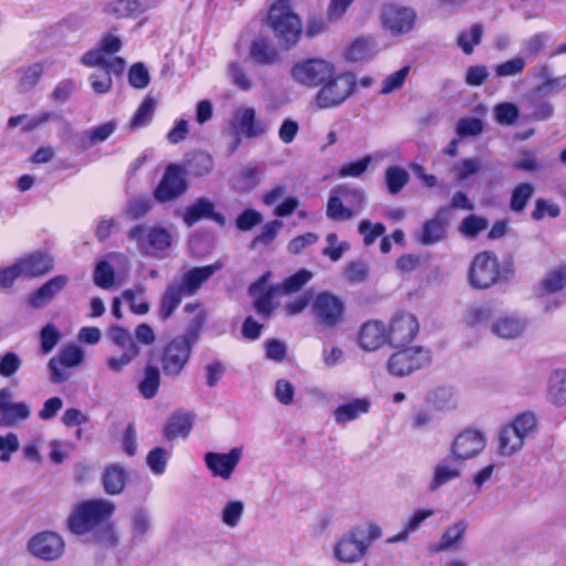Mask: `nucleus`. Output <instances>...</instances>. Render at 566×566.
<instances>
[{"instance_id":"f257e3e1","label":"nucleus","mask_w":566,"mask_h":566,"mask_svg":"<svg viewBox=\"0 0 566 566\" xmlns=\"http://www.w3.org/2000/svg\"><path fill=\"white\" fill-rule=\"evenodd\" d=\"M206 323V314L200 312L189 324L184 334L169 339L157 352V361L160 363L163 374L168 378L179 377L187 367L193 346L200 339Z\"/></svg>"},{"instance_id":"f03ea898","label":"nucleus","mask_w":566,"mask_h":566,"mask_svg":"<svg viewBox=\"0 0 566 566\" xmlns=\"http://www.w3.org/2000/svg\"><path fill=\"white\" fill-rule=\"evenodd\" d=\"M220 263L195 266L186 271L179 282L169 283L160 296L157 316L160 321H168L181 304L184 297L193 296L218 270Z\"/></svg>"},{"instance_id":"7ed1b4c3","label":"nucleus","mask_w":566,"mask_h":566,"mask_svg":"<svg viewBox=\"0 0 566 566\" xmlns=\"http://www.w3.org/2000/svg\"><path fill=\"white\" fill-rule=\"evenodd\" d=\"M265 23L286 51L294 48L302 38V20L292 9V0H274L268 8Z\"/></svg>"},{"instance_id":"20e7f679","label":"nucleus","mask_w":566,"mask_h":566,"mask_svg":"<svg viewBox=\"0 0 566 566\" xmlns=\"http://www.w3.org/2000/svg\"><path fill=\"white\" fill-rule=\"evenodd\" d=\"M514 274L513 261L503 264L497 255L490 250L479 252L471 261L468 282L475 290H486L497 283L509 281Z\"/></svg>"},{"instance_id":"39448f33","label":"nucleus","mask_w":566,"mask_h":566,"mask_svg":"<svg viewBox=\"0 0 566 566\" xmlns=\"http://www.w3.org/2000/svg\"><path fill=\"white\" fill-rule=\"evenodd\" d=\"M115 505L106 500H85L78 503L67 518V528L76 535H84L106 522L114 513Z\"/></svg>"},{"instance_id":"423d86ee","label":"nucleus","mask_w":566,"mask_h":566,"mask_svg":"<svg viewBox=\"0 0 566 566\" xmlns=\"http://www.w3.org/2000/svg\"><path fill=\"white\" fill-rule=\"evenodd\" d=\"M122 48V39L111 30L95 48L87 50L81 56L80 62L87 67H108L114 71L115 75H122L126 69V61L116 55Z\"/></svg>"},{"instance_id":"0eeeda50","label":"nucleus","mask_w":566,"mask_h":566,"mask_svg":"<svg viewBox=\"0 0 566 566\" xmlns=\"http://www.w3.org/2000/svg\"><path fill=\"white\" fill-rule=\"evenodd\" d=\"M357 78L352 72L333 73L321 85L314 101L318 108L326 109L342 105L356 91Z\"/></svg>"},{"instance_id":"6e6552de","label":"nucleus","mask_w":566,"mask_h":566,"mask_svg":"<svg viewBox=\"0 0 566 566\" xmlns=\"http://www.w3.org/2000/svg\"><path fill=\"white\" fill-rule=\"evenodd\" d=\"M312 315L317 326L325 329L339 327L346 317L344 300L329 291L317 293L312 301Z\"/></svg>"},{"instance_id":"1a4fd4ad","label":"nucleus","mask_w":566,"mask_h":566,"mask_svg":"<svg viewBox=\"0 0 566 566\" xmlns=\"http://www.w3.org/2000/svg\"><path fill=\"white\" fill-rule=\"evenodd\" d=\"M431 352L422 346L397 348L387 360L388 373L397 378L406 377L431 364Z\"/></svg>"},{"instance_id":"9d476101","label":"nucleus","mask_w":566,"mask_h":566,"mask_svg":"<svg viewBox=\"0 0 566 566\" xmlns=\"http://www.w3.org/2000/svg\"><path fill=\"white\" fill-rule=\"evenodd\" d=\"M189 188L186 170L181 165L166 166L161 179L153 191L154 200L158 203H168L179 199Z\"/></svg>"},{"instance_id":"9b49d317","label":"nucleus","mask_w":566,"mask_h":566,"mask_svg":"<svg viewBox=\"0 0 566 566\" xmlns=\"http://www.w3.org/2000/svg\"><path fill=\"white\" fill-rule=\"evenodd\" d=\"M335 73V65L326 60L312 57L295 63L291 69V76L295 82L307 87L321 85Z\"/></svg>"},{"instance_id":"f8f14e48","label":"nucleus","mask_w":566,"mask_h":566,"mask_svg":"<svg viewBox=\"0 0 566 566\" xmlns=\"http://www.w3.org/2000/svg\"><path fill=\"white\" fill-rule=\"evenodd\" d=\"M387 326L388 345L394 348L405 347L417 337L420 325L415 314L398 312L394 314Z\"/></svg>"},{"instance_id":"ddd939ff","label":"nucleus","mask_w":566,"mask_h":566,"mask_svg":"<svg viewBox=\"0 0 566 566\" xmlns=\"http://www.w3.org/2000/svg\"><path fill=\"white\" fill-rule=\"evenodd\" d=\"M271 272L263 273L256 281L250 284L248 293L253 297V310L264 321L274 313L277 304L274 302L281 295L279 287L268 285Z\"/></svg>"},{"instance_id":"4468645a","label":"nucleus","mask_w":566,"mask_h":566,"mask_svg":"<svg viewBox=\"0 0 566 566\" xmlns=\"http://www.w3.org/2000/svg\"><path fill=\"white\" fill-rule=\"evenodd\" d=\"M338 193L345 198H352L353 208L345 207L338 196H331L326 205V214L334 221L350 220L364 207V192L358 189L339 188Z\"/></svg>"},{"instance_id":"2eb2a0df","label":"nucleus","mask_w":566,"mask_h":566,"mask_svg":"<svg viewBox=\"0 0 566 566\" xmlns=\"http://www.w3.org/2000/svg\"><path fill=\"white\" fill-rule=\"evenodd\" d=\"M64 547L63 538L51 531L35 534L28 543L29 552L33 556L46 562L57 559L63 554Z\"/></svg>"},{"instance_id":"dca6fc26","label":"nucleus","mask_w":566,"mask_h":566,"mask_svg":"<svg viewBox=\"0 0 566 566\" xmlns=\"http://www.w3.org/2000/svg\"><path fill=\"white\" fill-rule=\"evenodd\" d=\"M128 238L135 241L138 247L144 248L146 239L147 245L154 251H165L171 245V234L164 227H153L147 231L145 224H135L128 231Z\"/></svg>"},{"instance_id":"f3484780","label":"nucleus","mask_w":566,"mask_h":566,"mask_svg":"<svg viewBox=\"0 0 566 566\" xmlns=\"http://www.w3.org/2000/svg\"><path fill=\"white\" fill-rule=\"evenodd\" d=\"M486 440L481 431L467 429L460 432L451 447V457L458 461L471 459L482 452Z\"/></svg>"},{"instance_id":"a211bd4d","label":"nucleus","mask_w":566,"mask_h":566,"mask_svg":"<svg viewBox=\"0 0 566 566\" xmlns=\"http://www.w3.org/2000/svg\"><path fill=\"white\" fill-rule=\"evenodd\" d=\"M214 208L213 201L209 198H197L193 203L184 209L181 213L182 221L188 228H191L200 220L207 219L223 228L226 226V218L221 212L216 211Z\"/></svg>"},{"instance_id":"6ab92c4d","label":"nucleus","mask_w":566,"mask_h":566,"mask_svg":"<svg viewBox=\"0 0 566 566\" xmlns=\"http://www.w3.org/2000/svg\"><path fill=\"white\" fill-rule=\"evenodd\" d=\"M416 12L406 7L387 4L382 8V24L395 34L409 32L416 23Z\"/></svg>"},{"instance_id":"aec40b11","label":"nucleus","mask_w":566,"mask_h":566,"mask_svg":"<svg viewBox=\"0 0 566 566\" xmlns=\"http://www.w3.org/2000/svg\"><path fill=\"white\" fill-rule=\"evenodd\" d=\"M387 326L380 319H368L363 323L357 333L359 347L367 352L377 350L388 345Z\"/></svg>"},{"instance_id":"412c9836","label":"nucleus","mask_w":566,"mask_h":566,"mask_svg":"<svg viewBox=\"0 0 566 566\" xmlns=\"http://www.w3.org/2000/svg\"><path fill=\"white\" fill-rule=\"evenodd\" d=\"M361 533L359 528H353L337 542L335 557L338 560L355 563L366 554L368 544L358 538Z\"/></svg>"},{"instance_id":"4be33fe9","label":"nucleus","mask_w":566,"mask_h":566,"mask_svg":"<svg viewBox=\"0 0 566 566\" xmlns=\"http://www.w3.org/2000/svg\"><path fill=\"white\" fill-rule=\"evenodd\" d=\"M449 208L441 207L434 216L427 220L417 234V240L423 245H434L447 238V219Z\"/></svg>"},{"instance_id":"5701e85b","label":"nucleus","mask_w":566,"mask_h":566,"mask_svg":"<svg viewBox=\"0 0 566 566\" xmlns=\"http://www.w3.org/2000/svg\"><path fill=\"white\" fill-rule=\"evenodd\" d=\"M241 454L240 448H232L228 453L208 452L205 455V462L214 476L227 480L238 465Z\"/></svg>"},{"instance_id":"b1692460","label":"nucleus","mask_w":566,"mask_h":566,"mask_svg":"<svg viewBox=\"0 0 566 566\" xmlns=\"http://www.w3.org/2000/svg\"><path fill=\"white\" fill-rule=\"evenodd\" d=\"M83 350L76 345H69L61 349L59 357H52L48 364L51 373V380L55 384L67 378L62 367H74L82 363Z\"/></svg>"},{"instance_id":"393cba45","label":"nucleus","mask_w":566,"mask_h":566,"mask_svg":"<svg viewBox=\"0 0 566 566\" xmlns=\"http://www.w3.org/2000/svg\"><path fill=\"white\" fill-rule=\"evenodd\" d=\"M157 352L149 350L147 361L143 369L142 378L137 385L140 396L145 399H153L159 391L161 384L160 368L156 365Z\"/></svg>"},{"instance_id":"a878e982","label":"nucleus","mask_w":566,"mask_h":566,"mask_svg":"<svg viewBox=\"0 0 566 566\" xmlns=\"http://www.w3.org/2000/svg\"><path fill=\"white\" fill-rule=\"evenodd\" d=\"M249 59L260 66H272L280 62L281 54L269 36L258 35L250 43Z\"/></svg>"},{"instance_id":"bb28decb","label":"nucleus","mask_w":566,"mask_h":566,"mask_svg":"<svg viewBox=\"0 0 566 566\" xmlns=\"http://www.w3.org/2000/svg\"><path fill=\"white\" fill-rule=\"evenodd\" d=\"M23 276L34 279L43 276L54 268V259L45 251H35L18 260Z\"/></svg>"},{"instance_id":"cd10ccee","label":"nucleus","mask_w":566,"mask_h":566,"mask_svg":"<svg viewBox=\"0 0 566 566\" xmlns=\"http://www.w3.org/2000/svg\"><path fill=\"white\" fill-rule=\"evenodd\" d=\"M2 394V406L0 426L13 427L30 417V408L25 402H11V392L3 388L0 389Z\"/></svg>"},{"instance_id":"c85d7f7f","label":"nucleus","mask_w":566,"mask_h":566,"mask_svg":"<svg viewBox=\"0 0 566 566\" xmlns=\"http://www.w3.org/2000/svg\"><path fill=\"white\" fill-rule=\"evenodd\" d=\"M67 276L64 274H60L50 279L30 294V305L35 308L43 307L50 301H52L56 294L64 290V287L67 284Z\"/></svg>"},{"instance_id":"c756f323","label":"nucleus","mask_w":566,"mask_h":566,"mask_svg":"<svg viewBox=\"0 0 566 566\" xmlns=\"http://www.w3.org/2000/svg\"><path fill=\"white\" fill-rule=\"evenodd\" d=\"M193 426V417L187 412H174L163 428V437L167 441L189 436Z\"/></svg>"},{"instance_id":"7c9ffc66","label":"nucleus","mask_w":566,"mask_h":566,"mask_svg":"<svg viewBox=\"0 0 566 566\" xmlns=\"http://www.w3.org/2000/svg\"><path fill=\"white\" fill-rule=\"evenodd\" d=\"M213 166V158L210 154L203 150H193L186 155L182 167L186 170V177L190 175L201 178L209 175Z\"/></svg>"},{"instance_id":"2f4dec72","label":"nucleus","mask_w":566,"mask_h":566,"mask_svg":"<svg viewBox=\"0 0 566 566\" xmlns=\"http://www.w3.org/2000/svg\"><path fill=\"white\" fill-rule=\"evenodd\" d=\"M371 403L367 398H356L349 402L339 405L334 410V419L338 423H347L356 420L361 415L368 413Z\"/></svg>"},{"instance_id":"473e14b6","label":"nucleus","mask_w":566,"mask_h":566,"mask_svg":"<svg viewBox=\"0 0 566 566\" xmlns=\"http://www.w3.org/2000/svg\"><path fill=\"white\" fill-rule=\"evenodd\" d=\"M126 471L118 464H111L106 467L103 474V488L105 493L109 495H117L123 492L126 482Z\"/></svg>"},{"instance_id":"72a5a7b5","label":"nucleus","mask_w":566,"mask_h":566,"mask_svg":"<svg viewBox=\"0 0 566 566\" xmlns=\"http://www.w3.org/2000/svg\"><path fill=\"white\" fill-rule=\"evenodd\" d=\"M156 106L157 102L153 96H145L129 120L130 129L136 130L149 125L154 118Z\"/></svg>"},{"instance_id":"f704fd0d","label":"nucleus","mask_w":566,"mask_h":566,"mask_svg":"<svg viewBox=\"0 0 566 566\" xmlns=\"http://www.w3.org/2000/svg\"><path fill=\"white\" fill-rule=\"evenodd\" d=\"M524 438L511 426H504L499 433V452L501 455H512L522 448Z\"/></svg>"},{"instance_id":"c9c22d12","label":"nucleus","mask_w":566,"mask_h":566,"mask_svg":"<svg viewBox=\"0 0 566 566\" xmlns=\"http://www.w3.org/2000/svg\"><path fill=\"white\" fill-rule=\"evenodd\" d=\"M104 13L115 19H126L140 11L139 0H114L105 3Z\"/></svg>"},{"instance_id":"e433bc0d","label":"nucleus","mask_w":566,"mask_h":566,"mask_svg":"<svg viewBox=\"0 0 566 566\" xmlns=\"http://www.w3.org/2000/svg\"><path fill=\"white\" fill-rule=\"evenodd\" d=\"M385 184L390 195H398L409 182V172L400 166H389L385 171Z\"/></svg>"},{"instance_id":"4c0bfd02","label":"nucleus","mask_w":566,"mask_h":566,"mask_svg":"<svg viewBox=\"0 0 566 566\" xmlns=\"http://www.w3.org/2000/svg\"><path fill=\"white\" fill-rule=\"evenodd\" d=\"M548 398L556 406L566 405V370H555L548 385Z\"/></svg>"},{"instance_id":"58836bf2","label":"nucleus","mask_w":566,"mask_h":566,"mask_svg":"<svg viewBox=\"0 0 566 566\" xmlns=\"http://www.w3.org/2000/svg\"><path fill=\"white\" fill-rule=\"evenodd\" d=\"M484 28L481 23H473L468 32L462 31L457 36V45L467 55L474 51V46L482 41Z\"/></svg>"},{"instance_id":"ea45409f","label":"nucleus","mask_w":566,"mask_h":566,"mask_svg":"<svg viewBox=\"0 0 566 566\" xmlns=\"http://www.w3.org/2000/svg\"><path fill=\"white\" fill-rule=\"evenodd\" d=\"M467 527L468 525L464 521H458L447 527L434 551L440 552L453 547L463 537Z\"/></svg>"},{"instance_id":"a19ab883","label":"nucleus","mask_w":566,"mask_h":566,"mask_svg":"<svg viewBox=\"0 0 566 566\" xmlns=\"http://www.w3.org/2000/svg\"><path fill=\"white\" fill-rule=\"evenodd\" d=\"M348 61L358 62L370 59L374 55V42L369 39L358 38L346 50Z\"/></svg>"},{"instance_id":"79ce46f5","label":"nucleus","mask_w":566,"mask_h":566,"mask_svg":"<svg viewBox=\"0 0 566 566\" xmlns=\"http://www.w3.org/2000/svg\"><path fill=\"white\" fill-rule=\"evenodd\" d=\"M534 195V187L530 182H521L511 193L510 209L514 212H523L527 202Z\"/></svg>"},{"instance_id":"37998d69","label":"nucleus","mask_w":566,"mask_h":566,"mask_svg":"<svg viewBox=\"0 0 566 566\" xmlns=\"http://www.w3.org/2000/svg\"><path fill=\"white\" fill-rule=\"evenodd\" d=\"M541 285L548 294L562 291L566 286V265H559L548 271Z\"/></svg>"},{"instance_id":"c03bdc74","label":"nucleus","mask_w":566,"mask_h":566,"mask_svg":"<svg viewBox=\"0 0 566 566\" xmlns=\"http://www.w3.org/2000/svg\"><path fill=\"white\" fill-rule=\"evenodd\" d=\"M312 276L310 271L302 269L287 276L281 284H275V286L279 287L281 294H293L298 292Z\"/></svg>"},{"instance_id":"a18cd8bd","label":"nucleus","mask_w":566,"mask_h":566,"mask_svg":"<svg viewBox=\"0 0 566 566\" xmlns=\"http://www.w3.org/2000/svg\"><path fill=\"white\" fill-rule=\"evenodd\" d=\"M523 322L512 317L502 318L493 325L494 334L507 339L518 337L523 333Z\"/></svg>"},{"instance_id":"49530a36","label":"nucleus","mask_w":566,"mask_h":566,"mask_svg":"<svg viewBox=\"0 0 566 566\" xmlns=\"http://www.w3.org/2000/svg\"><path fill=\"white\" fill-rule=\"evenodd\" d=\"M240 128L243 134L249 138H254L264 133V127L255 119V111L252 107H247L242 111L239 118Z\"/></svg>"},{"instance_id":"de8ad7c7","label":"nucleus","mask_w":566,"mask_h":566,"mask_svg":"<svg viewBox=\"0 0 566 566\" xmlns=\"http://www.w3.org/2000/svg\"><path fill=\"white\" fill-rule=\"evenodd\" d=\"M283 228V222L280 220H272L266 222L260 233L253 238V240L250 243V249L254 250L260 245H269L271 244L276 235L280 229Z\"/></svg>"},{"instance_id":"09e8293b","label":"nucleus","mask_w":566,"mask_h":566,"mask_svg":"<svg viewBox=\"0 0 566 566\" xmlns=\"http://www.w3.org/2000/svg\"><path fill=\"white\" fill-rule=\"evenodd\" d=\"M112 74L114 71L108 67H99L97 72L90 75L91 86L96 94H106L113 87Z\"/></svg>"},{"instance_id":"8fccbe9b","label":"nucleus","mask_w":566,"mask_h":566,"mask_svg":"<svg viewBox=\"0 0 566 566\" xmlns=\"http://www.w3.org/2000/svg\"><path fill=\"white\" fill-rule=\"evenodd\" d=\"M107 336L114 345L128 350L133 346H139L133 338L129 331L120 325H112L107 328Z\"/></svg>"},{"instance_id":"3c124183","label":"nucleus","mask_w":566,"mask_h":566,"mask_svg":"<svg viewBox=\"0 0 566 566\" xmlns=\"http://www.w3.org/2000/svg\"><path fill=\"white\" fill-rule=\"evenodd\" d=\"M43 74V65L41 63H33L28 67L21 70V77L19 80V87L21 91H29L33 88L40 81Z\"/></svg>"},{"instance_id":"603ef678","label":"nucleus","mask_w":566,"mask_h":566,"mask_svg":"<svg viewBox=\"0 0 566 566\" xmlns=\"http://www.w3.org/2000/svg\"><path fill=\"white\" fill-rule=\"evenodd\" d=\"M494 116L497 124L509 126L517 120L520 109L513 103L503 102L495 106Z\"/></svg>"},{"instance_id":"864d4df0","label":"nucleus","mask_w":566,"mask_h":566,"mask_svg":"<svg viewBox=\"0 0 566 566\" xmlns=\"http://www.w3.org/2000/svg\"><path fill=\"white\" fill-rule=\"evenodd\" d=\"M115 272L112 265L105 261H99L94 271V283L101 289H109L114 285Z\"/></svg>"},{"instance_id":"5fc2aeb1","label":"nucleus","mask_w":566,"mask_h":566,"mask_svg":"<svg viewBox=\"0 0 566 566\" xmlns=\"http://www.w3.org/2000/svg\"><path fill=\"white\" fill-rule=\"evenodd\" d=\"M488 226L489 223L485 218L470 214L462 220L459 230L465 237L475 238L480 232L484 231Z\"/></svg>"},{"instance_id":"6e6d98bb","label":"nucleus","mask_w":566,"mask_h":566,"mask_svg":"<svg viewBox=\"0 0 566 566\" xmlns=\"http://www.w3.org/2000/svg\"><path fill=\"white\" fill-rule=\"evenodd\" d=\"M153 200L148 197H137L128 200L126 214L133 220L145 217L153 209Z\"/></svg>"},{"instance_id":"4d7b16f0","label":"nucleus","mask_w":566,"mask_h":566,"mask_svg":"<svg viewBox=\"0 0 566 566\" xmlns=\"http://www.w3.org/2000/svg\"><path fill=\"white\" fill-rule=\"evenodd\" d=\"M483 130V122L478 117H463L457 123L455 132L460 138L475 137Z\"/></svg>"},{"instance_id":"13d9d810","label":"nucleus","mask_w":566,"mask_h":566,"mask_svg":"<svg viewBox=\"0 0 566 566\" xmlns=\"http://www.w3.org/2000/svg\"><path fill=\"white\" fill-rule=\"evenodd\" d=\"M431 515H433L432 510L416 511L407 521L403 531L397 534L394 538H391L390 542L405 541L408 537L409 533L415 532L421 525V523Z\"/></svg>"},{"instance_id":"bf43d9fd","label":"nucleus","mask_w":566,"mask_h":566,"mask_svg":"<svg viewBox=\"0 0 566 566\" xmlns=\"http://www.w3.org/2000/svg\"><path fill=\"white\" fill-rule=\"evenodd\" d=\"M128 83L132 87L143 90L150 83L147 67L142 63H134L128 71Z\"/></svg>"},{"instance_id":"052dcab7","label":"nucleus","mask_w":566,"mask_h":566,"mask_svg":"<svg viewBox=\"0 0 566 566\" xmlns=\"http://www.w3.org/2000/svg\"><path fill=\"white\" fill-rule=\"evenodd\" d=\"M168 460V452L163 447L151 449L146 458V463L151 472L160 475L166 471Z\"/></svg>"},{"instance_id":"680f3d73","label":"nucleus","mask_w":566,"mask_h":566,"mask_svg":"<svg viewBox=\"0 0 566 566\" xmlns=\"http://www.w3.org/2000/svg\"><path fill=\"white\" fill-rule=\"evenodd\" d=\"M358 232L364 237L365 245H371L378 237H382L386 227L381 222L373 224L369 220L364 219L358 224Z\"/></svg>"},{"instance_id":"e2e57ef3","label":"nucleus","mask_w":566,"mask_h":566,"mask_svg":"<svg viewBox=\"0 0 566 566\" xmlns=\"http://www.w3.org/2000/svg\"><path fill=\"white\" fill-rule=\"evenodd\" d=\"M22 366V360L14 352H7L0 355V376L10 378L14 376Z\"/></svg>"},{"instance_id":"0e129e2a","label":"nucleus","mask_w":566,"mask_h":566,"mask_svg":"<svg viewBox=\"0 0 566 566\" xmlns=\"http://www.w3.org/2000/svg\"><path fill=\"white\" fill-rule=\"evenodd\" d=\"M525 60L513 57L495 66L494 73L497 77L516 76L523 73Z\"/></svg>"},{"instance_id":"69168bd1","label":"nucleus","mask_w":566,"mask_h":566,"mask_svg":"<svg viewBox=\"0 0 566 566\" xmlns=\"http://www.w3.org/2000/svg\"><path fill=\"white\" fill-rule=\"evenodd\" d=\"M140 354L139 346H133L128 350H125L118 357H108L106 360L107 367L115 373L122 371L127 365H129Z\"/></svg>"},{"instance_id":"338daca9","label":"nucleus","mask_w":566,"mask_h":566,"mask_svg":"<svg viewBox=\"0 0 566 566\" xmlns=\"http://www.w3.org/2000/svg\"><path fill=\"white\" fill-rule=\"evenodd\" d=\"M327 245L322 250V254L327 256L331 261L336 262L342 259L344 252L348 249L347 242H338L336 233H328L326 237Z\"/></svg>"},{"instance_id":"774afa93","label":"nucleus","mask_w":566,"mask_h":566,"mask_svg":"<svg viewBox=\"0 0 566 566\" xmlns=\"http://www.w3.org/2000/svg\"><path fill=\"white\" fill-rule=\"evenodd\" d=\"M61 335L53 324H46L40 332L41 352L49 354L57 345Z\"/></svg>"}]
</instances>
